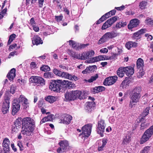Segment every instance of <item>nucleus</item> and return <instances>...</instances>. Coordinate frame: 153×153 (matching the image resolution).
I'll return each mask as SVG.
<instances>
[{"label": "nucleus", "instance_id": "nucleus-1", "mask_svg": "<svg viewBox=\"0 0 153 153\" xmlns=\"http://www.w3.org/2000/svg\"><path fill=\"white\" fill-rule=\"evenodd\" d=\"M22 133L26 136L32 135L35 125L33 119L29 117L24 118L22 120Z\"/></svg>", "mask_w": 153, "mask_h": 153}, {"label": "nucleus", "instance_id": "nucleus-2", "mask_svg": "<svg viewBox=\"0 0 153 153\" xmlns=\"http://www.w3.org/2000/svg\"><path fill=\"white\" fill-rule=\"evenodd\" d=\"M94 54V51L92 50L89 51L84 52L81 54L76 53L73 51H70V54L72 56L78 59L85 60L88 59Z\"/></svg>", "mask_w": 153, "mask_h": 153}, {"label": "nucleus", "instance_id": "nucleus-3", "mask_svg": "<svg viewBox=\"0 0 153 153\" xmlns=\"http://www.w3.org/2000/svg\"><path fill=\"white\" fill-rule=\"evenodd\" d=\"M53 72L56 75L71 80L76 81L78 79V78L73 74H71L66 72H63L57 69H54L53 70Z\"/></svg>", "mask_w": 153, "mask_h": 153}, {"label": "nucleus", "instance_id": "nucleus-4", "mask_svg": "<svg viewBox=\"0 0 153 153\" xmlns=\"http://www.w3.org/2000/svg\"><path fill=\"white\" fill-rule=\"evenodd\" d=\"M92 127L91 124L85 125L82 128V133L79 135V137L84 140L87 138L90 135Z\"/></svg>", "mask_w": 153, "mask_h": 153}, {"label": "nucleus", "instance_id": "nucleus-5", "mask_svg": "<svg viewBox=\"0 0 153 153\" xmlns=\"http://www.w3.org/2000/svg\"><path fill=\"white\" fill-rule=\"evenodd\" d=\"M153 134V125L147 130L141 138L140 143L143 144L149 140Z\"/></svg>", "mask_w": 153, "mask_h": 153}, {"label": "nucleus", "instance_id": "nucleus-6", "mask_svg": "<svg viewBox=\"0 0 153 153\" xmlns=\"http://www.w3.org/2000/svg\"><path fill=\"white\" fill-rule=\"evenodd\" d=\"M31 83H35L36 85L43 86L45 85V80L42 77L38 76H32L29 79Z\"/></svg>", "mask_w": 153, "mask_h": 153}, {"label": "nucleus", "instance_id": "nucleus-7", "mask_svg": "<svg viewBox=\"0 0 153 153\" xmlns=\"http://www.w3.org/2000/svg\"><path fill=\"white\" fill-rule=\"evenodd\" d=\"M60 80H53L50 83L49 88L52 91L58 92L61 89Z\"/></svg>", "mask_w": 153, "mask_h": 153}, {"label": "nucleus", "instance_id": "nucleus-8", "mask_svg": "<svg viewBox=\"0 0 153 153\" xmlns=\"http://www.w3.org/2000/svg\"><path fill=\"white\" fill-rule=\"evenodd\" d=\"M60 146L57 149L58 153H62L66 151L68 147V143L66 140H61L58 143Z\"/></svg>", "mask_w": 153, "mask_h": 153}, {"label": "nucleus", "instance_id": "nucleus-9", "mask_svg": "<svg viewBox=\"0 0 153 153\" xmlns=\"http://www.w3.org/2000/svg\"><path fill=\"white\" fill-rule=\"evenodd\" d=\"M118 18V17L115 16L108 19L103 24L101 27V29L105 30L110 27L117 21Z\"/></svg>", "mask_w": 153, "mask_h": 153}, {"label": "nucleus", "instance_id": "nucleus-10", "mask_svg": "<svg viewBox=\"0 0 153 153\" xmlns=\"http://www.w3.org/2000/svg\"><path fill=\"white\" fill-rule=\"evenodd\" d=\"M105 126V124L104 121L102 120H100L98 123L97 132L101 137L103 136Z\"/></svg>", "mask_w": 153, "mask_h": 153}, {"label": "nucleus", "instance_id": "nucleus-11", "mask_svg": "<svg viewBox=\"0 0 153 153\" xmlns=\"http://www.w3.org/2000/svg\"><path fill=\"white\" fill-rule=\"evenodd\" d=\"M117 76H109L105 79L103 82L104 85L106 86H109L114 84L117 80Z\"/></svg>", "mask_w": 153, "mask_h": 153}, {"label": "nucleus", "instance_id": "nucleus-12", "mask_svg": "<svg viewBox=\"0 0 153 153\" xmlns=\"http://www.w3.org/2000/svg\"><path fill=\"white\" fill-rule=\"evenodd\" d=\"M20 102L18 99H15L13 101L12 114L13 115L20 109Z\"/></svg>", "mask_w": 153, "mask_h": 153}, {"label": "nucleus", "instance_id": "nucleus-13", "mask_svg": "<svg viewBox=\"0 0 153 153\" xmlns=\"http://www.w3.org/2000/svg\"><path fill=\"white\" fill-rule=\"evenodd\" d=\"M10 102L8 99L5 100L3 102L1 110L2 113L5 114L8 112L10 107Z\"/></svg>", "mask_w": 153, "mask_h": 153}, {"label": "nucleus", "instance_id": "nucleus-14", "mask_svg": "<svg viewBox=\"0 0 153 153\" xmlns=\"http://www.w3.org/2000/svg\"><path fill=\"white\" fill-rule=\"evenodd\" d=\"M72 117L70 115L64 114L63 115L59 122L60 123H63L65 124H68L72 119Z\"/></svg>", "mask_w": 153, "mask_h": 153}, {"label": "nucleus", "instance_id": "nucleus-15", "mask_svg": "<svg viewBox=\"0 0 153 153\" xmlns=\"http://www.w3.org/2000/svg\"><path fill=\"white\" fill-rule=\"evenodd\" d=\"M10 144V141L8 138H6L4 139L2 143L4 153H7V152L9 151Z\"/></svg>", "mask_w": 153, "mask_h": 153}, {"label": "nucleus", "instance_id": "nucleus-16", "mask_svg": "<svg viewBox=\"0 0 153 153\" xmlns=\"http://www.w3.org/2000/svg\"><path fill=\"white\" fill-rule=\"evenodd\" d=\"M71 92L73 98V100L77 98L81 99L84 98L83 93L80 91L76 90L71 91Z\"/></svg>", "mask_w": 153, "mask_h": 153}, {"label": "nucleus", "instance_id": "nucleus-17", "mask_svg": "<svg viewBox=\"0 0 153 153\" xmlns=\"http://www.w3.org/2000/svg\"><path fill=\"white\" fill-rule=\"evenodd\" d=\"M140 24V21L137 19H135L131 20L130 23L128 25V27L129 29L138 26Z\"/></svg>", "mask_w": 153, "mask_h": 153}, {"label": "nucleus", "instance_id": "nucleus-18", "mask_svg": "<svg viewBox=\"0 0 153 153\" xmlns=\"http://www.w3.org/2000/svg\"><path fill=\"white\" fill-rule=\"evenodd\" d=\"M95 105V103L94 102H88L86 103L85 110L87 112H90L94 109Z\"/></svg>", "mask_w": 153, "mask_h": 153}, {"label": "nucleus", "instance_id": "nucleus-19", "mask_svg": "<svg viewBox=\"0 0 153 153\" xmlns=\"http://www.w3.org/2000/svg\"><path fill=\"white\" fill-rule=\"evenodd\" d=\"M61 89L62 88H66L68 87H72V82L68 80L62 81L60 80Z\"/></svg>", "mask_w": 153, "mask_h": 153}, {"label": "nucleus", "instance_id": "nucleus-20", "mask_svg": "<svg viewBox=\"0 0 153 153\" xmlns=\"http://www.w3.org/2000/svg\"><path fill=\"white\" fill-rule=\"evenodd\" d=\"M118 35L119 33H118L113 31L110 32L106 33L104 35L106 37L107 40H108L109 39L115 37Z\"/></svg>", "mask_w": 153, "mask_h": 153}, {"label": "nucleus", "instance_id": "nucleus-21", "mask_svg": "<svg viewBox=\"0 0 153 153\" xmlns=\"http://www.w3.org/2000/svg\"><path fill=\"white\" fill-rule=\"evenodd\" d=\"M16 70L15 68L12 69L7 75V77L10 81H12L16 76Z\"/></svg>", "mask_w": 153, "mask_h": 153}, {"label": "nucleus", "instance_id": "nucleus-22", "mask_svg": "<svg viewBox=\"0 0 153 153\" xmlns=\"http://www.w3.org/2000/svg\"><path fill=\"white\" fill-rule=\"evenodd\" d=\"M32 41L33 45H38L40 44H42L43 43V42L41 38L37 35L34 36Z\"/></svg>", "mask_w": 153, "mask_h": 153}, {"label": "nucleus", "instance_id": "nucleus-23", "mask_svg": "<svg viewBox=\"0 0 153 153\" xmlns=\"http://www.w3.org/2000/svg\"><path fill=\"white\" fill-rule=\"evenodd\" d=\"M99 151H101L103 150V149L107 143V140L105 139H103L102 140H100L98 141Z\"/></svg>", "mask_w": 153, "mask_h": 153}, {"label": "nucleus", "instance_id": "nucleus-24", "mask_svg": "<svg viewBox=\"0 0 153 153\" xmlns=\"http://www.w3.org/2000/svg\"><path fill=\"white\" fill-rule=\"evenodd\" d=\"M124 70H125L126 71V75L128 76H131L134 72L133 68L131 66L125 67Z\"/></svg>", "mask_w": 153, "mask_h": 153}, {"label": "nucleus", "instance_id": "nucleus-25", "mask_svg": "<svg viewBox=\"0 0 153 153\" xmlns=\"http://www.w3.org/2000/svg\"><path fill=\"white\" fill-rule=\"evenodd\" d=\"M54 115L53 114H50L48 115L47 117H44L41 121L40 123L42 124L47 121H51L53 120Z\"/></svg>", "mask_w": 153, "mask_h": 153}, {"label": "nucleus", "instance_id": "nucleus-26", "mask_svg": "<svg viewBox=\"0 0 153 153\" xmlns=\"http://www.w3.org/2000/svg\"><path fill=\"white\" fill-rule=\"evenodd\" d=\"M124 68L125 67H120L117 70V74L119 77H122L124 76V73H126Z\"/></svg>", "mask_w": 153, "mask_h": 153}, {"label": "nucleus", "instance_id": "nucleus-27", "mask_svg": "<svg viewBox=\"0 0 153 153\" xmlns=\"http://www.w3.org/2000/svg\"><path fill=\"white\" fill-rule=\"evenodd\" d=\"M97 62L99 61L100 60H105L111 59L112 58L111 57L106 56L105 55H100L97 56L95 57Z\"/></svg>", "mask_w": 153, "mask_h": 153}, {"label": "nucleus", "instance_id": "nucleus-28", "mask_svg": "<svg viewBox=\"0 0 153 153\" xmlns=\"http://www.w3.org/2000/svg\"><path fill=\"white\" fill-rule=\"evenodd\" d=\"M125 46L129 50L131 48L136 47L137 43L135 42L130 41L126 43Z\"/></svg>", "mask_w": 153, "mask_h": 153}, {"label": "nucleus", "instance_id": "nucleus-29", "mask_svg": "<svg viewBox=\"0 0 153 153\" xmlns=\"http://www.w3.org/2000/svg\"><path fill=\"white\" fill-rule=\"evenodd\" d=\"M140 97V94L137 93H134L131 97V100L133 101L137 102L139 101Z\"/></svg>", "mask_w": 153, "mask_h": 153}, {"label": "nucleus", "instance_id": "nucleus-30", "mask_svg": "<svg viewBox=\"0 0 153 153\" xmlns=\"http://www.w3.org/2000/svg\"><path fill=\"white\" fill-rule=\"evenodd\" d=\"M20 99H18L19 101L20 100L24 105H27L29 102L27 99L23 95H21L19 97Z\"/></svg>", "mask_w": 153, "mask_h": 153}, {"label": "nucleus", "instance_id": "nucleus-31", "mask_svg": "<svg viewBox=\"0 0 153 153\" xmlns=\"http://www.w3.org/2000/svg\"><path fill=\"white\" fill-rule=\"evenodd\" d=\"M58 97L52 96H49L45 97V100L49 102L52 103L56 100Z\"/></svg>", "mask_w": 153, "mask_h": 153}, {"label": "nucleus", "instance_id": "nucleus-32", "mask_svg": "<svg viewBox=\"0 0 153 153\" xmlns=\"http://www.w3.org/2000/svg\"><path fill=\"white\" fill-rule=\"evenodd\" d=\"M51 27H52L49 26H46L45 27L46 28V30L43 33L44 36H46L53 33V32L51 30Z\"/></svg>", "mask_w": 153, "mask_h": 153}, {"label": "nucleus", "instance_id": "nucleus-33", "mask_svg": "<svg viewBox=\"0 0 153 153\" xmlns=\"http://www.w3.org/2000/svg\"><path fill=\"white\" fill-rule=\"evenodd\" d=\"M137 66L139 69H141L144 66V62L143 60L141 58L138 59L137 62Z\"/></svg>", "mask_w": 153, "mask_h": 153}, {"label": "nucleus", "instance_id": "nucleus-34", "mask_svg": "<svg viewBox=\"0 0 153 153\" xmlns=\"http://www.w3.org/2000/svg\"><path fill=\"white\" fill-rule=\"evenodd\" d=\"M127 25L126 22H117L116 25V27L117 29H119L124 27Z\"/></svg>", "mask_w": 153, "mask_h": 153}, {"label": "nucleus", "instance_id": "nucleus-35", "mask_svg": "<svg viewBox=\"0 0 153 153\" xmlns=\"http://www.w3.org/2000/svg\"><path fill=\"white\" fill-rule=\"evenodd\" d=\"M98 75L97 74H96L94 76H91L89 79L88 80L85 79L84 81L86 82H88L91 83L96 80V79L98 78Z\"/></svg>", "mask_w": 153, "mask_h": 153}, {"label": "nucleus", "instance_id": "nucleus-36", "mask_svg": "<svg viewBox=\"0 0 153 153\" xmlns=\"http://www.w3.org/2000/svg\"><path fill=\"white\" fill-rule=\"evenodd\" d=\"M65 97L66 100H73L71 92H66L65 94Z\"/></svg>", "mask_w": 153, "mask_h": 153}, {"label": "nucleus", "instance_id": "nucleus-37", "mask_svg": "<svg viewBox=\"0 0 153 153\" xmlns=\"http://www.w3.org/2000/svg\"><path fill=\"white\" fill-rule=\"evenodd\" d=\"M96 68V66L95 65L90 66L86 68L85 70L83 71L82 72V73L83 74H86L88 73H89V71H90L92 70L93 68Z\"/></svg>", "mask_w": 153, "mask_h": 153}, {"label": "nucleus", "instance_id": "nucleus-38", "mask_svg": "<svg viewBox=\"0 0 153 153\" xmlns=\"http://www.w3.org/2000/svg\"><path fill=\"white\" fill-rule=\"evenodd\" d=\"M22 123V121L21 119L20 118H19L15 121L14 125L20 128Z\"/></svg>", "mask_w": 153, "mask_h": 153}, {"label": "nucleus", "instance_id": "nucleus-39", "mask_svg": "<svg viewBox=\"0 0 153 153\" xmlns=\"http://www.w3.org/2000/svg\"><path fill=\"white\" fill-rule=\"evenodd\" d=\"M131 137L129 135H127L124 138L122 144H127L130 141Z\"/></svg>", "mask_w": 153, "mask_h": 153}, {"label": "nucleus", "instance_id": "nucleus-40", "mask_svg": "<svg viewBox=\"0 0 153 153\" xmlns=\"http://www.w3.org/2000/svg\"><path fill=\"white\" fill-rule=\"evenodd\" d=\"M145 22L147 25L152 26L153 25V19L148 17L145 20Z\"/></svg>", "mask_w": 153, "mask_h": 153}, {"label": "nucleus", "instance_id": "nucleus-41", "mask_svg": "<svg viewBox=\"0 0 153 153\" xmlns=\"http://www.w3.org/2000/svg\"><path fill=\"white\" fill-rule=\"evenodd\" d=\"M107 40H108L107 39L104 35L99 40L98 42V45H100L105 42Z\"/></svg>", "mask_w": 153, "mask_h": 153}, {"label": "nucleus", "instance_id": "nucleus-42", "mask_svg": "<svg viewBox=\"0 0 153 153\" xmlns=\"http://www.w3.org/2000/svg\"><path fill=\"white\" fill-rule=\"evenodd\" d=\"M107 40H108L107 39L104 35L99 40L98 42V45H100L105 42Z\"/></svg>", "mask_w": 153, "mask_h": 153}, {"label": "nucleus", "instance_id": "nucleus-43", "mask_svg": "<svg viewBox=\"0 0 153 153\" xmlns=\"http://www.w3.org/2000/svg\"><path fill=\"white\" fill-rule=\"evenodd\" d=\"M105 89L102 86H99V87H95L94 88L93 90L95 93H98L102 91Z\"/></svg>", "mask_w": 153, "mask_h": 153}, {"label": "nucleus", "instance_id": "nucleus-44", "mask_svg": "<svg viewBox=\"0 0 153 153\" xmlns=\"http://www.w3.org/2000/svg\"><path fill=\"white\" fill-rule=\"evenodd\" d=\"M128 82L127 80H124L121 83L120 87L123 89L126 88L128 84Z\"/></svg>", "mask_w": 153, "mask_h": 153}, {"label": "nucleus", "instance_id": "nucleus-45", "mask_svg": "<svg viewBox=\"0 0 153 153\" xmlns=\"http://www.w3.org/2000/svg\"><path fill=\"white\" fill-rule=\"evenodd\" d=\"M147 2L145 1H142L140 3L139 7L141 9L145 8L147 5Z\"/></svg>", "mask_w": 153, "mask_h": 153}, {"label": "nucleus", "instance_id": "nucleus-46", "mask_svg": "<svg viewBox=\"0 0 153 153\" xmlns=\"http://www.w3.org/2000/svg\"><path fill=\"white\" fill-rule=\"evenodd\" d=\"M69 45L75 49H76L77 43L73 40H70L69 41Z\"/></svg>", "mask_w": 153, "mask_h": 153}, {"label": "nucleus", "instance_id": "nucleus-47", "mask_svg": "<svg viewBox=\"0 0 153 153\" xmlns=\"http://www.w3.org/2000/svg\"><path fill=\"white\" fill-rule=\"evenodd\" d=\"M40 70L44 71H49L50 70V67L48 65H43L40 68Z\"/></svg>", "mask_w": 153, "mask_h": 153}, {"label": "nucleus", "instance_id": "nucleus-48", "mask_svg": "<svg viewBox=\"0 0 153 153\" xmlns=\"http://www.w3.org/2000/svg\"><path fill=\"white\" fill-rule=\"evenodd\" d=\"M16 35L14 34L11 35L10 36L7 43L8 45H10V44L13 40L16 37Z\"/></svg>", "mask_w": 153, "mask_h": 153}, {"label": "nucleus", "instance_id": "nucleus-49", "mask_svg": "<svg viewBox=\"0 0 153 153\" xmlns=\"http://www.w3.org/2000/svg\"><path fill=\"white\" fill-rule=\"evenodd\" d=\"M149 107H147L143 111L142 113V116L145 117L149 113Z\"/></svg>", "mask_w": 153, "mask_h": 153}, {"label": "nucleus", "instance_id": "nucleus-50", "mask_svg": "<svg viewBox=\"0 0 153 153\" xmlns=\"http://www.w3.org/2000/svg\"><path fill=\"white\" fill-rule=\"evenodd\" d=\"M44 77L46 78H51L52 77V74L51 72L45 73L44 74Z\"/></svg>", "mask_w": 153, "mask_h": 153}, {"label": "nucleus", "instance_id": "nucleus-51", "mask_svg": "<svg viewBox=\"0 0 153 153\" xmlns=\"http://www.w3.org/2000/svg\"><path fill=\"white\" fill-rule=\"evenodd\" d=\"M7 9L5 7L1 12V19L3 18L4 16L6 15Z\"/></svg>", "mask_w": 153, "mask_h": 153}, {"label": "nucleus", "instance_id": "nucleus-52", "mask_svg": "<svg viewBox=\"0 0 153 153\" xmlns=\"http://www.w3.org/2000/svg\"><path fill=\"white\" fill-rule=\"evenodd\" d=\"M140 34L138 31L136 33H134L133 35V36L134 39H138L140 37Z\"/></svg>", "mask_w": 153, "mask_h": 153}, {"label": "nucleus", "instance_id": "nucleus-53", "mask_svg": "<svg viewBox=\"0 0 153 153\" xmlns=\"http://www.w3.org/2000/svg\"><path fill=\"white\" fill-rule=\"evenodd\" d=\"M19 127L15 126V125L12 127V132L13 133L17 132L19 130Z\"/></svg>", "mask_w": 153, "mask_h": 153}, {"label": "nucleus", "instance_id": "nucleus-54", "mask_svg": "<svg viewBox=\"0 0 153 153\" xmlns=\"http://www.w3.org/2000/svg\"><path fill=\"white\" fill-rule=\"evenodd\" d=\"M18 54V53L16 51H14L11 52L10 53L8 56V58H10L11 56H13L15 55H17Z\"/></svg>", "mask_w": 153, "mask_h": 153}, {"label": "nucleus", "instance_id": "nucleus-55", "mask_svg": "<svg viewBox=\"0 0 153 153\" xmlns=\"http://www.w3.org/2000/svg\"><path fill=\"white\" fill-rule=\"evenodd\" d=\"M128 5H126L125 6L123 5L120 7H115V8L118 10H122L124 9Z\"/></svg>", "mask_w": 153, "mask_h": 153}, {"label": "nucleus", "instance_id": "nucleus-56", "mask_svg": "<svg viewBox=\"0 0 153 153\" xmlns=\"http://www.w3.org/2000/svg\"><path fill=\"white\" fill-rule=\"evenodd\" d=\"M30 67L31 68L33 69H35L36 68V64L35 62H31L30 65Z\"/></svg>", "mask_w": 153, "mask_h": 153}, {"label": "nucleus", "instance_id": "nucleus-57", "mask_svg": "<svg viewBox=\"0 0 153 153\" xmlns=\"http://www.w3.org/2000/svg\"><path fill=\"white\" fill-rule=\"evenodd\" d=\"M86 45L84 44L77 43V46L76 49H79L85 48Z\"/></svg>", "mask_w": 153, "mask_h": 153}, {"label": "nucleus", "instance_id": "nucleus-58", "mask_svg": "<svg viewBox=\"0 0 153 153\" xmlns=\"http://www.w3.org/2000/svg\"><path fill=\"white\" fill-rule=\"evenodd\" d=\"M149 150V147L147 146L144 147L141 152L143 153H148Z\"/></svg>", "mask_w": 153, "mask_h": 153}, {"label": "nucleus", "instance_id": "nucleus-59", "mask_svg": "<svg viewBox=\"0 0 153 153\" xmlns=\"http://www.w3.org/2000/svg\"><path fill=\"white\" fill-rule=\"evenodd\" d=\"M137 102H136L133 101V100H131L129 104V107L131 108H133L134 107V105H136V103Z\"/></svg>", "mask_w": 153, "mask_h": 153}, {"label": "nucleus", "instance_id": "nucleus-60", "mask_svg": "<svg viewBox=\"0 0 153 153\" xmlns=\"http://www.w3.org/2000/svg\"><path fill=\"white\" fill-rule=\"evenodd\" d=\"M102 16L104 17V18L105 19V20L111 16V14H110V12H109L105 14Z\"/></svg>", "mask_w": 153, "mask_h": 153}, {"label": "nucleus", "instance_id": "nucleus-61", "mask_svg": "<svg viewBox=\"0 0 153 153\" xmlns=\"http://www.w3.org/2000/svg\"><path fill=\"white\" fill-rule=\"evenodd\" d=\"M16 87L15 86L12 85L10 88V92L12 94L15 93L16 90Z\"/></svg>", "mask_w": 153, "mask_h": 153}, {"label": "nucleus", "instance_id": "nucleus-62", "mask_svg": "<svg viewBox=\"0 0 153 153\" xmlns=\"http://www.w3.org/2000/svg\"><path fill=\"white\" fill-rule=\"evenodd\" d=\"M105 20V19L104 18V17L102 16L96 22L97 25L99 24Z\"/></svg>", "mask_w": 153, "mask_h": 153}, {"label": "nucleus", "instance_id": "nucleus-63", "mask_svg": "<svg viewBox=\"0 0 153 153\" xmlns=\"http://www.w3.org/2000/svg\"><path fill=\"white\" fill-rule=\"evenodd\" d=\"M141 88L140 87H137L134 88L133 90V92L134 93H137L140 94Z\"/></svg>", "mask_w": 153, "mask_h": 153}, {"label": "nucleus", "instance_id": "nucleus-64", "mask_svg": "<svg viewBox=\"0 0 153 153\" xmlns=\"http://www.w3.org/2000/svg\"><path fill=\"white\" fill-rule=\"evenodd\" d=\"M63 17V16L62 15H60L59 16H56L55 19L57 22H59L62 20Z\"/></svg>", "mask_w": 153, "mask_h": 153}]
</instances>
